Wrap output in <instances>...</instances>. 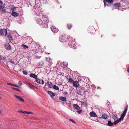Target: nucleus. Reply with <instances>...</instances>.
Masks as SVG:
<instances>
[{"mask_svg": "<svg viewBox=\"0 0 129 129\" xmlns=\"http://www.w3.org/2000/svg\"><path fill=\"white\" fill-rule=\"evenodd\" d=\"M37 23L42 26L43 28H46L48 27V24L49 22L48 19L46 16L42 17V19H38L37 21Z\"/></svg>", "mask_w": 129, "mask_h": 129, "instance_id": "obj_1", "label": "nucleus"}, {"mask_svg": "<svg viewBox=\"0 0 129 129\" xmlns=\"http://www.w3.org/2000/svg\"><path fill=\"white\" fill-rule=\"evenodd\" d=\"M72 39L70 37H69L68 38V40L69 42H68V45L70 48H75L76 45H75V42L73 40L72 41H70V40H71Z\"/></svg>", "mask_w": 129, "mask_h": 129, "instance_id": "obj_2", "label": "nucleus"}, {"mask_svg": "<svg viewBox=\"0 0 129 129\" xmlns=\"http://www.w3.org/2000/svg\"><path fill=\"white\" fill-rule=\"evenodd\" d=\"M39 8V6L37 5V4H35V6L33 7L34 11L36 12V14L37 15L39 16H40V14L39 13H38V9Z\"/></svg>", "mask_w": 129, "mask_h": 129, "instance_id": "obj_3", "label": "nucleus"}, {"mask_svg": "<svg viewBox=\"0 0 129 129\" xmlns=\"http://www.w3.org/2000/svg\"><path fill=\"white\" fill-rule=\"evenodd\" d=\"M73 107L74 108L77 110V112L78 114H80L82 112V110H80V108L77 104H74Z\"/></svg>", "mask_w": 129, "mask_h": 129, "instance_id": "obj_4", "label": "nucleus"}, {"mask_svg": "<svg viewBox=\"0 0 129 129\" xmlns=\"http://www.w3.org/2000/svg\"><path fill=\"white\" fill-rule=\"evenodd\" d=\"M127 111V108H125L124 110L123 111V112L121 115V116L120 118L121 119V120H123L125 116L126 115V113Z\"/></svg>", "mask_w": 129, "mask_h": 129, "instance_id": "obj_5", "label": "nucleus"}, {"mask_svg": "<svg viewBox=\"0 0 129 129\" xmlns=\"http://www.w3.org/2000/svg\"><path fill=\"white\" fill-rule=\"evenodd\" d=\"M1 34L4 35V34L6 36L7 34V30L6 29H1L0 30Z\"/></svg>", "mask_w": 129, "mask_h": 129, "instance_id": "obj_6", "label": "nucleus"}, {"mask_svg": "<svg viewBox=\"0 0 129 129\" xmlns=\"http://www.w3.org/2000/svg\"><path fill=\"white\" fill-rule=\"evenodd\" d=\"M25 84L31 89H34L36 88L35 86H33L30 83L26 82L25 83Z\"/></svg>", "mask_w": 129, "mask_h": 129, "instance_id": "obj_7", "label": "nucleus"}, {"mask_svg": "<svg viewBox=\"0 0 129 129\" xmlns=\"http://www.w3.org/2000/svg\"><path fill=\"white\" fill-rule=\"evenodd\" d=\"M114 0H104L103 2L104 3V6L105 7L106 6V5L107 6H108V4H106V3L105 1H106V2L107 3L109 4H111L113 3Z\"/></svg>", "mask_w": 129, "mask_h": 129, "instance_id": "obj_8", "label": "nucleus"}, {"mask_svg": "<svg viewBox=\"0 0 129 129\" xmlns=\"http://www.w3.org/2000/svg\"><path fill=\"white\" fill-rule=\"evenodd\" d=\"M51 30L55 33H56L58 31V29L55 26H52L51 28Z\"/></svg>", "mask_w": 129, "mask_h": 129, "instance_id": "obj_9", "label": "nucleus"}, {"mask_svg": "<svg viewBox=\"0 0 129 129\" xmlns=\"http://www.w3.org/2000/svg\"><path fill=\"white\" fill-rule=\"evenodd\" d=\"M36 81L39 84H44V81L42 80H41L39 79H36Z\"/></svg>", "mask_w": 129, "mask_h": 129, "instance_id": "obj_10", "label": "nucleus"}, {"mask_svg": "<svg viewBox=\"0 0 129 129\" xmlns=\"http://www.w3.org/2000/svg\"><path fill=\"white\" fill-rule=\"evenodd\" d=\"M90 115L91 117H97V116L96 114L94 111H92L90 113Z\"/></svg>", "mask_w": 129, "mask_h": 129, "instance_id": "obj_11", "label": "nucleus"}, {"mask_svg": "<svg viewBox=\"0 0 129 129\" xmlns=\"http://www.w3.org/2000/svg\"><path fill=\"white\" fill-rule=\"evenodd\" d=\"M43 64V62L42 61H40L38 63L37 67L38 68H41Z\"/></svg>", "mask_w": 129, "mask_h": 129, "instance_id": "obj_12", "label": "nucleus"}, {"mask_svg": "<svg viewBox=\"0 0 129 129\" xmlns=\"http://www.w3.org/2000/svg\"><path fill=\"white\" fill-rule=\"evenodd\" d=\"M4 46L7 50H9L11 49V46L9 44L7 43Z\"/></svg>", "mask_w": 129, "mask_h": 129, "instance_id": "obj_13", "label": "nucleus"}, {"mask_svg": "<svg viewBox=\"0 0 129 129\" xmlns=\"http://www.w3.org/2000/svg\"><path fill=\"white\" fill-rule=\"evenodd\" d=\"M14 96L16 98L19 99L20 101L22 102H24V99L23 98L19 96H17L16 95H14Z\"/></svg>", "mask_w": 129, "mask_h": 129, "instance_id": "obj_14", "label": "nucleus"}, {"mask_svg": "<svg viewBox=\"0 0 129 129\" xmlns=\"http://www.w3.org/2000/svg\"><path fill=\"white\" fill-rule=\"evenodd\" d=\"M114 6L115 7V9H118V10L119 8L121 7L120 4L119 3L114 4Z\"/></svg>", "mask_w": 129, "mask_h": 129, "instance_id": "obj_15", "label": "nucleus"}, {"mask_svg": "<svg viewBox=\"0 0 129 129\" xmlns=\"http://www.w3.org/2000/svg\"><path fill=\"white\" fill-rule=\"evenodd\" d=\"M47 84L49 88H52L53 85L51 82L48 81L47 83Z\"/></svg>", "mask_w": 129, "mask_h": 129, "instance_id": "obj_16", "label": "nucleus"}, {"mask_svg": "<svg viewBox=\"0 0 129 129\" xmlns=\"http://www.w3.org/2000/svg\"><path fill=\"white\" fill-rule=\"evenodd\" d=\"M73 86L76 87H77L79 86L78 83L77 81H75L73 82Z\"/></svg>", "mask_w": 129, "mask_h": 129, "instance_id": "obj_17", "label": "nucleus"}, {"mask_svg": "<svg viewBox=\"0 0 129 129\" xmlns=\"http://www.w3.org/2000/svg\"><path fill=\"white\" fill-rule=\"evenodd\" d=\"M60 41L61 42H66L65 38L63 36H61L60 39Z\"/></svg>", "mask_w": 129, "mask_h": 129, "instance_id": "obj_18", "label": "nucleus"}, {"mask_svg": "<svg viewBox=\"0 0 129 129\" xmlns=\"http://www.w3.org/2000/svg\"><path fill=\"white\" fill-rule=\"evenodd\" d=\"M47 60L48 61L49 64L51 65L52 64V59L50 58V57H48L47 58Z\"/></svg>", "mask_w": 129, "mask_h": 129, "instance_id": "obj_19", "label": "nucleus"}, {"mask_svg": "<svg viewBox=\"0 0 129 129\" xmlns=\"http://www.w3.org/2000/svg\"><path fill=\"white\" fill-rule=\"evenodd\" d=\"M47 92L50 95L51 97H52V96H53L55 95V94L53 93L51 91H48Z\"/></svg>", "mask_w": 129, "mask_h": 129, "instance_id": "obj_20", "label": "nucleus"}, {"mask_svg": "<svg viewBox=\"0 0 129 129\" xmlns=\"http://www.w3.org/2000/svg\"><path fill=\"white\" fill-rule=\"evenodd\" d=\"M11 14L12 16L14 17H17L18 15L17 13L15 12H12Z\"/></svg>", "mask_w": 129, "mask_h": 129, "instance_id": "obj_21", "label": "nucleus"}, {"mask_svg": "<svg viewBox=\"0 0 129 129\" xmlns=\"http://www.w3.org/2000/svg\"><path fill=\"white\" fill-rule=\"evenodd\" d=\"M89 33L91 34L92 33H94L95 29L93 27H92L91 29H89Z\"/></svg>", "mask_w": 129, "mask_h": 129, "instance_id": "obj_22", "label": "nucleus"}, {"mask_svg": "<svg viewBox=\"0 0 129 129\" xmlns=\"http://www.w3.org/2000/svg\"><path fill=\"white\" fill-rule=\"evenodd\" d=\"M121 120H121V119L120 118H119L118 119L116 120L113 122L114 124V125H116L117 123H118L120 121H121Z\"/></svg>", "mask_w": 129, "mask_h": 129, "instance_id": "obj_23", "label": "nucleus"}, {"mask_svg": "<svg viewBox=\"0 0 129 129\" xmlns=\"http://www.w3.org/2000/svg\"><path fill=\"white\" fill-rule=\"evenodd\" d=\"M30 76L35 79H36L37 78V75L31 73L30 75Z\"/></svg>", "mask_w": 129, "mask_h": 129, "instance_id": "obj_24", "label": "nucleus"}, {"mask_svg": "<svg viewBox=\"0 0 129 129\" xmlns=\"http://www.w3.org/2000/svg\"><path fill=\"white\" fill-rule=\"evenodd\" d=\"M7 37L8 38L10 42L12 41V38L10 34L8 35H7Z\"/></svg>", "mask_w": 129, "mask_h": 129, "instance_id": "obj_25", "label": "nucleus"}, {"mask_svg": "<svg viewBox=\"0 0 129 129\" xmlns=\"http://www.w3.org/2000/svg\"><path fill=\"white\" fill-rule=\"evenodd\" d=\"M59 99L63 101H66V98L64 97H60L59 98Z\"/></svg>", "mask_w": 129, "mask_h": 129, "instance_id": "obj_26", "label": "nucleus"}, {"mask_svg": "<svg viewBox=\"0 0 129 129\" xmlns=\"http://www.w3.org/2000/svg\"><path fill=\"white\" fill-rule=\"evenodd\" d=\"M112 118L114 119V120H117L118 118L117 117V115L116 114L113 115L112 116Z\"/></svg>", "mask_w": 129, "mask_h": 129, "instance_id": "obj_27", "label": "nucleus"}, {"mask_svg": "<svg viewBox=\"0 0 129 129\" xmlns=\"http://www.w3.org/2000/svg\"><path fill=\"white\" fill-rule=\"evenodd\" d=\"M102 118H103L106 119L108 118V116L105 114H104L102 115Z\"/></svg>", "mask_w": 129, "mask_h": 129, "instance_id": "obj_28", "label": "nucleus"}, {"mask_svg": "<svg viewBox=\"0 0 129 129\" xmlns=\"http://www.w3.org/2000/svg\"><path fill=\"white\" fill-rule=\"evenodd\" d=\"M107 125L109 126H111L113 125V123L111 122V121H108Z\"/></svg>", "mask_w": 129, "mask_h": 129, "instance_id": "obj_29", "label": "nucleus"}, {"mask_svg": "<svg viewBox=\"0 0 129 129\" xmlns=\"http://www.w3.org/2000/svg\"><path fill=\"white\" fill-rule=\"evenodd\" d=\"M67 79H68V82H69L71 83L74 82V80L70 77L69 78V79L67 78Z\"/></svg>", "mask_w": 129, "mask_h": 129, "instance_id": "obj_30", "label": "nucleus"}, {"mask_svg": "<svg viewBox=\"0 0 129 129\" xmlns=\"http://www.w3.org/2000/svg\"><path fill=\"white\" fill-rule=\"evenodd\" d=\"M52 88L55 89L57 90H59V88L58 87L55 85L53 86Z\"/></svg>", "mask_w": 129, "mask_h": 129, "instance_id": "obj_31", "label": "nucleus"}, {"mask_svg": "<svg viewBox=\"0 0 129 129\" xmlns=\"http://www.w3.org/2000/svg\"><path fill=\"white\" fill-rule=\"evenodd\" d=\"M3 2L2 1H0V9L3 8L4 7V5L3 6Z\"/></svg>", "mask_w": 129, "mask_h": 129, "instance_id": "obj_32", "label": "nucleus"}, {"mask_svg": "<svg viewBox=\"0 0 129 129\" xmlns=\"http://www.w3.org/2000/svg\"><path fill=\"white\" fill-rule=\"evenodd\" d=\"M16 7L14 6H12L11 7V10L12 11H14L16 8Z\"/></svg>", "mask_w": 129, "mask_h": 129, "instance_id": "obj_33", "label": "nucleus"}, {"mask_svg": "<svg viewBox=\"0 0 129 129\" xmlns=\"http://www.w3.org/2000/svg\"><path fill=\"white\" fill-rule=\"evenodd\" d=\"M1 9H2L1 10V12L3 13L4 14L6 13V10L5 9L3 8Z\"/></svg>", "mask_w": 129, "mask_h": 129, "instance_id": "obj_34", "label": "nucleus"}, {"mask_svg": "<svg viewBox=\"0 0 129 129\" xmlns=\"http://www.w3.org/2000/svg\"><path fill=\"white\" fill-rule=\"evenodd\" d=\"M38 51L37 49H34L32 50V52L34 54H36L37 53Z\"/></svg>", "mask_w": 129, "mask_h": 129, "instance_id": "obj_35", "label": "nucleus"}, {"mask_svg": "<svg viewBox=\"0 0 129 129\" xmlns=\"http://www.w3.org/2000/svg\"><path fill=\"white\" fill-rule=\"evenodd\" d=\"M23 113L27 114H29L30 113L33 114V113L29 111H24L23 112Z\"/></svg>", "mask_w": 129, "mask_h": 129, "instance_id": "obj_36", "label": "nucleus"}, {"mask_svg": "<svg viewBox=\"0 0 129 129\" xmlns=\"http://www.w3.org/2000/svg\"><path fill=\"white\" fill-rule=\"evenodd\" d=\"M21 47H22L23 48L25 49H26V48H28V46L26 45H24V44H22L21 45Z\"/></svg>", "mask_w": 129, "mask_h": 129, "instance_id": "obj_37", "label": "nucleus"}, {"mask_svg": "<svg viewBox=\"0 0 129 129\" xmlns=\"http://www.w3.org/2000/svg\"><path fill=\"white\" fill-rule=\"evenodd\" d=\"M11 88L14 90H15L19 91H20V90L18 88L14 87H12Z\"/></svg>", "mask_w": 129, "mask_h": 129, "instance_id": "obj_38", "label": "nucleus"}, {"mask_svg": "<svg viewBox=\"0 0 129 129\" xmlns=\"http://www.w3.org/2000/svg\"><path fill=\"white\" fill-rule=\"evenodd\" d=\"M67 26L68 28L69 29H71L72 27V25L70 24H67Z\"/></svg>", "mask_w": 129, "mask_h": 129, "instance_id": "obj_39", "label": "nucleus"}, {"mask_svg": "<svg viewBox=\"0 0 129 129\" xmlns=\"http://www.w3.org/2000/svg\"><path fill=\"white\" fill-rule=\"evenodd\" d=\"M63 65L64 66L67 67L68 65V63L67 62H64L63 63Z\"/></svg>", "mask_w": 129, "mask_h": 129, "instance_id": "obj_40", "label": "nucleus"}, {"mask_svg": "<svg viewBox=\"0 0 129 129\" xmlns=\"http://www.w3.org/2000/svg\"><path fill=\"white\" fill-rule=\"evenodd\" d=\"M69 121L72 122L73 123L75 124H76L75 121L73 119H69Z\"/></svg>", "mask_w": 129, "mask_h": 129, "instance_id": "obj_41", "label": "nucleus"}, {"mask_svg": "<svg viewBox=\"0 0 129 129\" xmlns=\"http://www.w3.org/2000/svg\"><path fill=\"white\" fill-rule=\"evenodd\" d=\"M23 73L26 75H27L28 74L27 72L25 71H23Z\"/></svg>", "mask_w": 129, "mask_h": 129, "instance_id": "obj_42", "label": "nucleus"}, {"mask_svg": "<svg viewBox=\"0 0 129 129\" xmlns=\"http://www.w3.org/2000/svg\"><path fill=\"white\" fill-rule=\"evenodd\" d=\"M9 62L10 63L12 64H14L15 63L14 62V61H12V60H11L9 61Z\"/></svg>", "mask_w": 129, "mask_h": 129, "instance_id": "obj_43", "label": "nucleus"}, {"mask_svg": "<svg viewBox=\"0 0 129 129\" xmlns=\"http://www.w3.org/2000/svg\"><path fill=\"white\" fill-rule=\"evenodd\" d=\"M18 84H19V85L20 86H21L22 85V82L20 81L19 82Z\"/></svg>", "mask_w": 129, "mask_h": 129, "instance_id": "obj_44", "label": "nucleus"}, {"mask_svg": "<svg viewBox=\"0 0 129 129\" xmlns=\"http://www.w3.org/2000/svg\"><path fill=\"white\" fill-rule=\"evenodd\" d=\"M7 85H11V86H14V84H11L10 83H7Z\"/></svg>", "mask_w": 129, "mask_h": 129, "instance_id": "obj_45", "label": "nucleus"}, {"mask_svg": "<svg viewBox=\"0 0 129 129\" xmlns=\"http://www.w3.org/2000/svg\"><path fill=\"white\" fill-rule=\"evenodd\" d=\"M14 86H15V87H19V86L17 85H16V84H14Z\"/></svg>", "mask_w": 129, "mask_h": 129, "instance_id": "obj_46", "label": "nucleus"}, {"mask_svg": "<svg viewBox=\"0 0 129 129\" xmlns=\"http://www.w3.org/2000/svg\"><path fill=\"white\" fill-rule=\"evenodd\" d=\"M107 104L108 105H109L110 104V102L109 101H107Z\"/></svg>", "mask_w": 129, "mask_h": 129, "instance_id": "obj_47", "label": "nucleus"}, {"mask_svg": "<svg viewBox=\"0 0 129 129\" xmlns=\"http://www.w3.org/2000/svg\"><path fill=\"white\" fill-rule=\"evenodd\" d=\"M41 57V56L40 57L39 56H36V57L37 59H39Z\"/></svg>", "mask_w": 129, "mask_h": 129, "instance_id": "obj_48", "label": "nucleus"}, {"mask_svg": "<svg viewBox=\"0 0 129 129\" xmlns=\"http://www.w3.org/2000/svg\"><path fill=\"white\" fill-rule=\"evenodd\" d=\"M68 94V93L66 92H65L64 93V94L65 95H66Z\"/></svg>", "mask_w": 129, "mask_h": 129, "instance_id": "obj_49", "label": "nucleus"}, {"mask_svg": "<svg viewBox=\"0 0 129 129\" xmlns=\"http://www.w3.org/2000/svg\"><path fill=\"white\" fill-rule=\"evenodd\" d=\"M127 71L129 72V67H127Z\"/></svg>", "mask_w": 129, "mask_h": 129, "instance_id": "obj_50", "label": "nucleus"}, {"mask_svg": "<svg viewBox=\"0 0 129 129\" xmlns=\"http://www.w3.org/2000/svg\"><path fill=\"white\" fill-rule=\"evenodd\" d=\"M83 103H84L85 104H86V105H87L85 103L83 102Z\"/></svg>", "mask_w": 129, "mask_h": 129, "instance_id": "obj_51", "label": "nucleus"}, {"mask_svg": "<svg viewBox=\"0 0 129 129\" xmlns=\"http://www.w3.org/2000/svg\"><path fill=\"white\" fill-rule=\"evenodd\" d=\"M1 110H0V114H1Z\"/></svg>", "mask_w": 129, "mask_h": 129, "instance_id": "obj_52", "label": "nucleus"}, {"mask_svg": "<svg viewBox=\"0 0 129 129\" xmlns=\"http://www.w3.org/2000/svg\"><path fill=\"white\" fill-rule=\"evenodd\" d=\"M5 59V58H4V59Z\"/></svg>", "mask_w": 129, "mask_h": 129, "instance_id": "obj_53", "label": "nucleus"}, {"mask_svg": "<svg viewBox=\"0 0 129 129\" xmlns=\"http://www.w3.org/2000/svg\"><path fill=\"white\" fill-rule=\"evenodd\" d=\"M50 53H48V54H50Z\"/></svg>", "mask_w": 129, "mask_h": 129, "instance_id": "obj_54", "label": "nucleus"}, {"mask_svg": "<svg viewBox=\"0 0 129 129\" xmlns=\"http://www.w3.org/2000/svg\"><path fill=\"white\" fill-rule=\"evenodd\" d=\"M98 88H99V87H98Z\"/></svg>", "mask_w": 129, "mask_h": 129, "instance_id": "obj_55", "label": "nucleus"}, {"mask_svg": "<svg viewBox=\"0 0 129 129\" xmlns=\"http://www.w3.org/2000/svg\"><path fill=\"white\" fill-rule=\"evenodd\" d=\"M39 1H40V0H39Z\"/></svg>", "mask_w": 129, "mask_h": 129, "instance_id": "obj_56", "label": "nucleus"}]
</instances>
